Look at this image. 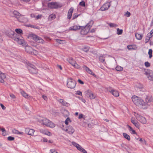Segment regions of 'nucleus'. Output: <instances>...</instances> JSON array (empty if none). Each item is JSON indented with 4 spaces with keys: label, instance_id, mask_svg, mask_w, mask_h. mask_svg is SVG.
<instances>
[{
    "label": "nucleus",
    "instance_id": "f257e3e1",
    "mask_svg": "<svg viewBox=\"0 0 153 153\" xmlns=\"http://www.w3.org/2000/svg\"><path fill=\"white\" fill-rule=\"evenodd\" d=\"M132 100L133 102L137 105L142 108H145L143 106L149 105V103L153 102V98L151 96H147L145 99V102L141 98L136 96L132 97Z\"/></svg>",
    "mask_w": 153,
    "mask_h": 153
},
{
    "label": "nucleus",
    "instance_id": "f03ea898",
    "mask_svg": "<svg viewBox=\"0 0 153 153\" xmlns=\"http://www.w3.org/2000/svg\"><path fill=\"white\" fill-rule=\"evenodd\" d=\"M39 121L43 125H45L51 128H53L55 126V125L54 123L45 118H41L39 119Z\"/></svg>",
    "mask_w": 153,
    "mask_h": 153
},
{
    "label": "nucleus",
    "instance_id": "7ed1b4c3",
    "mask_svg": "<svg viewBox=\"0 0 153 153\" xmlns=\"http://www.w3.org/2000/svg\"><path fill=\"white\" fill-rule=\"evenodd\" d=\"M76 85V81L71 78H68L67 84V87L71 89L74 88Z\"/></svg>",
    "mask_w": 153,
    "mask_h": 153
},
{
    "label": "nucleus",
    "instance_id": "20e7f679",
    "mask_svg": "<svg viewBox=\"0 0 153 153\" xmlns=\"http://www.w3.org/2000/svg\"><path fill=\"white\" fill-rule=\"evenodd\" d=\"M31 38L34 40L36 42L40 43H45L44 41L40 37L35 34H32L30 36Z\"/></svg>",
    "mask_w": 153,
    "mask_h": 153
},
{
    "label": "nucleus",
    "instance_id": "39448f33",
    "mask_svg": "<svg viewBox=\"0 0 153 153\" xmlns=\"http://www.w3.org/2000/svg\"><path fill=\"white\" fill-rule=\"evenodd\" d=\"M28 69L29 72L32 74H36L37 73V70L36 67L33 65L30 64Z\"/></svg>",
    "mask_w": 153,
    "mask_h": 153
},
{
    "label": "nucleus",
    "instance_id": "423d86ee",
    "mask_svg": "<svg viewBox=\"0 0 153 153\" xmlns=\"http://www.w3.org/2000/svg\"><path fill=\"white\" fill-rule=\"evenodd\" d=\"M135 116L137 119L143 124H146V118L138 114H136Z\"/></svg>",
    "mask_w": 153,
    "mask_h": 153
},
{
    "label": "nucleus",
    "instance_id": "0eeeda50",
    "mask_svg": "<svg viewBox=\"0 0 153 153\" xmlns=\"http://www.w3.org/2000/svg\"><path fill=\"white\" fill-rule=\"evenodd\" d=\"M72 144L75 146L77 149L83 153H87L86 151L80 145L74 142H72Z\"/></svg>",
    "mask_w": 153,
    "mask_h": 153
},
{
    "label": "nucleus",
    "instance_id": "6e6552de",
    "mask_svg": "<svg viewBox=\"0 0 153 153\" xmlns=\"http://www.w3.org/2000/svg\"><path fill=\"white\" fill-rule=\"evenodd\" d=\"M81 29L80 33L82 35H86L89 32V28H87V27H81Z\"/></svg>",
    "mask_w": 153,
    "mask_h": 153
},
{
    "label": "nucleus",
    "instance_id": "1a4fd4ad",
    "mask_svg": "<svg viewBox=\"0 0 153 153\" xmlns=\"http://www.w3.org/2000/svg\"><path fill=\"white\" fill-rule=\"evenodd\" d=\"M85 93L86 96L91 99H94L96 97V95L94 94L90 90L87 91H85Z\"/></svg>",
    "mask_w": 153,
    "mask_h": 153
},
{
    "label": "nucleus",
    "instance_id": "9d476101",
    "mask_svg": "<svg viewBox=\"0 0 153 153\" xmlns=\"http://www.w3.org/2000/svg\"><path fill=\"white\" fill-rule=\"evenodd\" d=\"M109 91L115 97H118L119 96V93L117 91L114 90L110 87L108 88Z\"/></svg>",
    "mask_w": 153,
    "mask_h": 153
},
{
    "label": "nucleus",
    "instance_id": "9b49d317",
    "mask_svg": "<svg viewBox=\"0 0 153 153\" xmlns=\"http://www.w3.org/2000/svg\"><path fill=\"white\" fill-rule=\"evenodd\" d=\"M111 5L110 3L108 2L104 4L100 8V10L104 11L107 10Z\"/></svg>",
    "mask_w": 153,
    "mask_h": 153
},
{
    "label": "nucleus",
    "instance_id": "f8f14e48",
    "mask_svg": "<svg viewBox=\"0 0 153 153\" xmlns=\"http://www.w3.org/2000/svg\"><path fill=\"white\" fill-rule=\"evenodd\" d=\"M68 62L71 64L72 65L76 68L77 67L78 64L76 63L75 61L71 57H68L67 59Z\"/></svg>",
    "mask_w": 153,
    "mask_h": 153
},
{
    "label": "nucleus",
    "instance_id": "ddd939ff",
    "mask_svg": "<svg viewBox=\"0 0 153 153\" xmlns=\"http://www.w3.org/2000/svg\"><path fill=\"white\" fill-rule=\"evenodd\" d=\"M48 6L51 8H56L59 7L58 4L56 2L48 3Z\"/></svg>",
    "mask_w": 153,
    "mask_h": 153
},
{
    "label": "nucleus",
    "instance_id": "4468645a",
    "mask_svg": "<svg viewBox=\"0 0 153 153\" xmlns=\"http://www.w3.org/2000/svg\"><path fill=\"white\" fill-rule=\"evenodd\" d=\"M25 133L28 135L33 136L35 131L33 129H30L29 128H26L25 129Z\"/></svg>",
    "mask_w": 153,
    "mask_h": 153
},
{
    "label": "nucleus",
    "instance_id": "2eb2a0df",
    "mask_svg": "<svg viewBox=\"0 0 153 153\" xmlns=\"http://www.w3.org/2000/svg\"><path fill=\"white\" fill-rule=\"evenodd\" d=\"M65 130L70 134H72L74 131V129L71 126H68Z\"/></svg>",
    "mask_w": 153,
    "mask_h": 153
},
{
    "label": "nucleus",
    "instance_id": "dca6fc26",
    "mask_svg": "<svg viewBox=\"0 0 153 153\" xmlns=\"http://www.w3.org/2000/svg\"><path fill=\"white\" fill-rule=\"evenodd\" d=\"M58 101L64 106L68 107L70 105V104L69 103L66 102L63 99H60L58 100Z\"/></svg>",
    "mask_w": 153,
    "mask_h": 153
},
{
    "label": "nucleus",
    "instance_id": "f3484780",
    "mask_svg": "<svg viewBox=\"0 0 153 153\" xmlns=\"http://www.w3.org/2000/svg\"><path fill=\"white\" fill-rule=\"evenodd\" d=\"M6 35L10 37H12L14 36L15 33L14 31L11 30H9L7 31Z\"/></svg>",
    "mask_w": 153,
    "mask_h": 153
},
{
    "label": "nucleus",
    "instance_id": "a211bd4d",
    "mask_svg": "<svg viewBox=\"0 0 153 153\" xmlns=\"http://www.w3.org/2000/svg\"><path fill=\"white\" fill-rule=\"evenodd\" d=\"M6 78L5 74L0 71V82L3 83L4 82V79Z\"/></svg>",
    "mask_w": 153,
    "mask_h": 153
},
{
    "label": "nucleus",
    "instance_id": "6ab92c4d",
    "mask_svg": "<svg viewBox=\"0 0 153 153\" xmlns=\"http://www.w3.org/2000/svg\"><path fill=\"white\" fill-rule=\"evenodd\" d=\"M14 40L19 45H22L24 42V39L22 38H16L14 39Z\"/></svg>",
    "mask_w": 153,
    "mask_h": 153
},
{
    "label": "nucleus",
    "instance_id": "aec40b11",
    "mask_svg": "<svg viewBox=\"0 0 153 153\" xmlns=\"http://www.w3.org/2000/svg\"><path fill=\"white\" fill-rule=\"evenodd\" d=\"M20 93L21 95L25 98L29 99L31 98V97L27 94V93L23 91H21Z\"/></svg>",
    "mask_w": 153,
    "mask_h": 153
},
{
    "label": "nucleus",
    "instance_id": "412c9836",
    "mask_svg": "<svg viewBox=\"0 0 153 153\" xmlns=\"http://www.w3.org/2000/svg\"><path fill=\"white\" fill-rule=\"evenodd\" d=\"M131 122L137 128L139 129L140 124L137 121L135 120L134 118L131 119Z\"/></svg>",
    "mask_w": 153,
    "mask_h": 153
},
{
    "label": "nucleus",
    "instance_id": "4be33fe9",
    "mask_svg": "<svg viewBox=\"0 0 153 153\" xmlns=\"http://www.w3.org/2000/svg\"><path fill=\"white\" fill-rule=\"evenodd\" d=\"M85 69V71H87V73H89V74H91L93 76H96V75L88 67H87V66H85L83 67Z\"/></svg>",
    "mask_w": 153,
    "mask_h": 153
},
{
    "label": "nucleus",
    "instance_id": "5701e85b",
    "mask_svg": "<svg viewBox=\"0 0 153 153\" xmlns=\"http://www.w3.org/2000/svg\"><path fill=\"white\" fill-rule=\"evenodd\" d=\"M19 21L22 22H26L28 21L27 19L23 16H20L18 19Z\"/></svg>",
    "mask_w": 153,
    "mask_h": 153
},
{
    "label": "nucleus",
    "instance_id": "b1692460",
    "mask_svg": "<svg viewBox=\"0 0 153 153\" xmlns=\"http://www.w3.org/2000/svg\"><path fill=\"white\" fill-rule=\"evenodd\" d=\"M74 9L72 7L70 8L68 13V19H71L73 11Z\"/></svg>",
    "mask_w": 153,
    "mask_h": 153
},
{
    "label": "nucleus",
    "instance_id": "393cba45",
    "mask_svg": "<svg viewBox=\"0 0 153 153\" xmlns=\"http://www.w3.org/2000/svg\"><path fill=\"white\" fill-rule=\"evenodd\" d=\"M81 27L79 26L75 25L74 26L71 27L69 29L70 30H73L76 31V30H79L81 29Z\"/></svg>",
    "mask_w": 153,
    "mask_h": 153
},
{
    "label": "nucleus",
    "instance_id": "a878e982",
    "mask_svg": "<svg viewBox=\"0 0 153 153\" xmlns=\"http://www.w3.org/2000/svg\"><path fill=\"white\" fill-rule=\"evenodd\" d=\"M33 49L30 46H27L25 48V51L29 53H32Z\"/></svg>",
    "mask_w": 153,
    "mask_h": 153
},
{
    "label": "nucleus",
    "instance_id": "bb28decb",
    "mask_svg": "<svg viewBox=\"0 0 153 153\" xmlns=\"http://www.w3.org/2000/svg\"><path fill=\"white\" fill-rule=\"evenodd\" d=\"M105 55H101L100 56H99V60L100 61L102 62L103 63H105V59L104 58L105 57Z\"/></svg>",
    "mask_w": 153,
    "mask_h": 153
},
{
    "label": "nucleus",
    "instance_id": "cd10ccee",
    "mask_svg": "<svg viewBox=\"0 0 153 153\" xmlns=\"http://www.w3.org/2000/svg\"><path fill=\"white\" fill-rule=\"evenodd\" d=\"M128 128V130L131 133L134 134H136L137 133L129 125L127 126Z\"/></svg>",
    "mask_w": 153,
    "mask_h": 153
},
{
    "label": "nucleus",
    "instance_id": "c85d7f7f",
    "mask_svg": "<svg viewBox=\"0 0 153 153\" xmlns=\"http://www.w3.org/2000/svg\"><path fill=\"white\" fill-rule=\"evenodd\" d=\"M94 23V22L93 20H91L88 23V24L86 25L85 27H87V28H89V30L90 29L91 27H92V25H93Z\"/></svg>",
    "mask_w": 153,
    "mask_h": 153
},
{
    "label": "nucleus",
    "instance_id": "c756f323",
    "mask_svg": "<svg viewBox=\"0 0 153 153\" xmlns=\"http://www.w3.org/2000/svg\"><path fill=\"white\" fill-rule=\"evenodd\" d=\"M12 132L13 134H23V132H20L18 130H17L16 129H13L12 130Z\"/></svg>",
    "mask_w": 153,
    "mask_h": 153
},
{
    "label": "nucleus",
    "instance_id": "7c9ffc66",
    "mask_svg": "<svg viewBox=\"0 0 153 153\" xmlns=\"http://www.w3.org/2000/svg\"><path fill=\"white\" fill-rule=\"evenodd\" d=\"M149 79L153 81V73L152 71L150 72V74L147 76Z\"/></svg>",
    "mask_w": 153,
    "mask_h": 153
},
{
    "label": "nucleus",
    "instance_id": "2f4dec72",
    "mask_svg": "<svg viewBox=\"0 0 153 153\" xmlns=\"http://www.w3.org/2000/svg\"><path fill=\"white\" fill-rule=\"evenodd\" d=\"M135 36L137 39L141 40L142 39L143 35L140 34L136 33L135 34Z\"/></svg>",
    "mask_w": 153,
    "mask_h": 153
},
{
    "label": "nucleus",
    "instance_id": "473e14b6",
    "mask_svg": "<svg viewBox=\"0 0 153 153\" xmlns=\"http://www.w3.org/2000/svg\"><path fill=\"white\" fill-rule=\"evenodd\" d=\"M56 17L55 15L54 14H52L49 15L48 17V19L50 20H52L54 19Z\"/></svg>",
    "mask_w": 153,
    "mask_h": 153
},
{
    "label": "nucleus",
    "instance_id": "72a5a7b5",
    "mask_svg": "<svg viewBox=\"0 0 153 153\" xmlns=\"http://www.w3.org/2000/svg\"><path fill=\"white\" fill-rule=\"evenodd\" d=\"M63 114L64 116L65 117L68 116L69 114V112L66 110H64L63 111Z\"/></svg>",
    "mask_w": 153,
    "mask_h": 153
},
{
    "label": "nucleus",
    "instance_id": "f704fd0d",
    "mask_svg": "<svg viewBox=\"0 0 153 153\" xmlns=\"http://www.w3.org/2000/svg\"><path fill=\"white\" fill-rule=\"evenodd\" d=\"M123 135L124 137L127 139L128 140H130V137L129 135L125 133H123Z\"/></svg>",
    "mask_w": 153,
    "mask_h": 153
},
{
    "label": "nucleus",
    "instance_id": "c9c22d12",
    "mask_svg": "<svg viewBox=\"0 0 153 153\" xmlns=\"http://www.w3.org/2000/svg\"><path fill=\"white\" fill-rule=\"evenodd\" d=\"M136 86L137 88H138L140 89L143 88V85L140 83H137L136 85Z\"/></svg>",
    "mask_w": 153,
    "mask_h": 153
},
{
    "label": "nucleus",
    "instance_id": "e433bc0d",
    "mask_svg": "<svg viewBox=\"0 0 153 153\" xmlns=\"http://www.w3.org/2000/svg\"><path fill=\"white\" fill-rule=\"evenodd\" d=\"M152 50L151 49H150L149 50L148 53L149 55V58H151L152 57Z\"/></svg>",
    "mask_w": 153,
    "mask_h": 153
},
{
    "label": "nucleus",
    "instance_id": "4c0bfd02",
    "mask_svg": "<svg viewBox=\"0 0 153 153\" xmlns=\"http://www.w3.org/2000/svg\"><path fill=\"white\" fill-rule=\"evenodd\" d=\"M15 31L16 33L19 34H21L22 33V30L20 29H16Z\"/></svg>",
    "mask_w": 153,
    "mask_h": 153
},
{
    "label": "nucleus",
    "instance_id": "58836bf2",
    "mask_svg": "<svg viewBox=\"0 0 153 153\" xmlns=\"http://www.w3.org/2000/svg\"><path fill=\"white\" fill-rule=\"evenodd\" d=\"M116 69L118 71H121L123 70V68L120 66H117L116 67Z\"/></svg>",
    "mask_w": 153,
    "mask_h": 153
},
{
    "label": "nucleus",
    "instance_id": "ea45409f",
    "mask_svg": "<svg viewBox=\"0 0 153 153\" xmlns=\"http://www.w3.org/2000/svg\"><path fill=\"white\" fill-rule=\"evenodd\" d=\"M123 30H120L119 28H117V33L118 35H120L122 34Z\"/></svg>",
    "mask_w": 153,
    "mask_h": 153
},
{
    "label": "nucleus",
    "instance_id": "a19ab883",
    "mask_svg": "<svg viewBox=\"0 0 153 153\" xmlns=\"http://www.w3.org/2000/svg\"><path fill=\"white\" fill-rule=\"evenodd\" d=\"M30 54L32 55H36L38 54V52L37 51L33 49V51H32V53H30Z\"/></svg>",
    "mask_w": 153,
    "mask_h": 153
},
{
    "label": "nucleus",
    "instance_id": "79ce46f5",
    "mask_svg": "<svg viewBox=\"0 0 153 153\" xmlns=\"http://www.w3.org/2000/svg\"><path fill=\"white\" fill-rule=\"evenodd\" d=\"M109 25L111 27H116L117 26V25L114 23H110Z\"/></svg>",
    "mask_w": 153,
    "mask_h": 153
},
{
    "label": "nucleus",
    "instance_id": "37998d69",
    "mask_svg": "<svg viewBox=\"0 0 153 153\" xmlns=\"http://www.w3.org/2000/svg\"><path fill=\"white\" fill-rule=\"evenodd\" d=\"M71 121L69 117H68L65 120V123L66 125H68V122Z\"/></svg>",
    "mask_w": 153,
    "mask_h": 153
},
{
    "label": "nucleus",
    "instance_id": "c03bdc74",
    "mask_svg": "<svg viewBox=\"0 0 153 153\" xmlns=\"http://www.w3.org/2000/svg\"><path fill=\"white\" fill-rule=\"evenodd\" d=\"M145 65L146 67H148L150 66V63L148 62H145Z\"/></svg>",
    "mask_w": 153,
    "mask_h": 153
},
{
    "label": "nucleus",
    "instance_id": "a18cd8bd",
    "mask_svg": "<svg viewBox=\"0 0 153 153\" xmlns=\"http://www.w3.org/2000/svg\"><path fill=\"white\" fill-rule=\"evenodd\" d=\"M7 140L9 141H12L14 140V138L11 136H9L7 137Z\"/></svg>",
    "mask_w": 153,
    "mask_h": 153
},
{
    "label": "nucleus",
    "instance_id": "49530a36",
    "mask_svg": "<svg viewBox=\"0 0 153 153\" xmlns=\"http://www.w3.org/2000/svg\"><path fill=\"white\" fill-rule=\"evenodd\" d=\"M150 39V37H149V36H147H147H146V39L145 40V42L146 43H147L149 40Z\"/></svg>",
    "mask_w": 153,
    "mask_h": 153
},
{
    "label": "nucleus",
    "instance_id": "de8ad7c7",
    "mask_svg": "<svg viewBox=\"0 0 153 153\" xmlns=\"http://www.w3.org/2000/svg\"><path fill=\"white\" fill-rule=\"evenodd\" d=\"M89 48L88 47H86L84 48L83 49V51L85 52H87L89 50Z\"/></svg>",
    "mask_w": 153,
    "mask_h": 153
},
{
    "label": "nucleus",
    "instance_id": "09e8293b",
    "mask_svg": "<svg viewBox=\"0 0 153 153\" xmlns=\"http://www.w3.org/2000/svg\"><path fill=\"white\" fill-rule=\"evenodd\" d=\"M13 13L16 15L18 16H20L21 14L19 13L17 11H15L13 12Z\"/></svg>",
    "mask_w": 153,
    "mask_h": 153
},
{
    "label": "nucleus",
    "instance_id": "8fccbe9b",
    "mask_svg": "<svg viewBox=\"0 0 153 153\" xmlns=\"http://www.w3.org/2000/svg\"><path fill=\"white\" fill-rule=\"evenodd\" d=\"M79 15H77L76 14H74L73 16L72 19H74L77 18L79 16Z\"/></svg>",
    "mask_w": 153,
    "mask_h": 153
},
{
    "label": "nucleus",
    "instance_id": "3c124183",
    "mask_svg": "<svg viewBox=\"0 0 153 153\" xmlns=\"http://www.w3.org/2000/svg\"><path fill=\"white\" fill-rule=\"evenodd\" d=\"M79 4L82 7H85V4L84 1H82L80 2L79 3Z\"/></svg>",
    "mask_w": 153,
    "mask_h": 153
},
{
    "label": "nucleus",
    "instance_id": "603ef678",
    "mask_svg": "<svg viewBox=\"0 0 153 153\" xmlns=\"http://www.w3.org/2000/svg\"><path fill=\"white\" fill-rule=\"evenodd\" d=\"M46 130L43 129H41L39 130L40 132L44 134H45V132H46Z\"/></svg>",
    "mask_w": 153,
    "mask_h": 153
},
{
    "label": "nucleus",
    "instance_id": "864d4df0",
    "mask_svg": "<svg viewBox=\"0 0 153 153\" xmlns=\"http://www.w3.org/2000/svg\"><path fill=\"white\" fill-rule=\"evenodd\" d=\"M45 134L47 135L48 136H50L52 134L49 131H46Z\"/></svg>",
    "mask_w": 153,
    "mask_h": 153
},
{
    "label": "nucleus",
    "instance_id": "5fc2aeb1",
    "mask_svg": "<svg viewBox=\"0 0 153 153\" xmlns=\"http://www.w3.org/2000/svg\"><path fill=\"white\" fill-rule=\"evenodd\" d=\"M127 48L129 50H131L132 49H133V46L132 45H128L127 46Z\"/></svg>",
    "mask_w": 153,
    "mask_h": 153
},
{
    "label": "nucleus",
    "instance_id": "6e6d98bb",
    "mask_svg": "<svg viewBox=\"0 0 153 153\" xmlns=\"http://www.w3.org/2000/svg\"><path fill=\"white\" fill-rule=\"evenodd\" d=\"M76 94L82 96V92L79 91H77L76 92Z\"/></svg>",
    "mask_w": 153,
    "mask_h": 153
},
{
    "label": "nucleus",
    "instance_id": "4d7b16f0",
    "mask_svg": "<svg viewBox=\"0 0 153 153\" xmlns=\"http://www.w3.org/2000/svg\"><path fill=\"white\" fill-rule=\"evenodd\" d=\"M131 15L130 13L128 11H127L126 15V16H127L128 17H129Z\"/></svg>",
    "mask_w": 153,
    "mask_h": 153
},
{
    "label": "nucleus",
    "instance_id": "13d9d810",
    "mask_svg": "<svg viewBox=\"0 0 153 153\" xmlns=\"http://www.w3.org/2000/svg\"><path fill=\"white\" fill-rule=\"evenodd\" d=\"M151 71H146L145 73V74L147 75V76H148L149 75V74H150V72H151Z\"/></svg>",
    "mask_w": 153,
    "mask_h": 153
},
{
    "label": "nucleus",
    "instance_id": "bf43d9fd",
    "mask_svg": "<svg viewBox=\"0 0 153 153\" xmlns=\"http://www.w3.org/2000/svg\"><path fill=\"white\" fill-rule=\"evenodd\" d=\"M10 96L13 99H15L16 98L15 96L13 94H10Z\"/></svg>",
    "mask_w": 153,
    "mask_h": 153
},
{
    "label": "nucleus",
    "instance_id": "052dcab7",
    "mask_svg": "<svg viewBox=\"0 0 153 153\" xmlns=\"http://www.w3.org/2000/svg\"><path fill=\"white\" fill-rule=\"evenodd\" d=\"M50 151L51 152V153H58L57 152L53 149H51Z\"/></svg>",
    "mask_w": 153,
    "mask_h": 153
},
{
    "label": "nucleus",
    "instance_id": "680f3d73",
    "mask_svg": "<svg viewBox=\"0 0 153 153\" xmlns=\"http://www.w3.org/2000/svg\"><path fill=\"white\" fill-rule=\"evenodd\" d=\"M42 97L45 100H47L48 98L46 96L43 95Z\"/></svg>",
    "mask_w": 153,
    "mask_h": 153
},
{
    "label": "nucleus",
    "instance_id": "e2e57ef3",
    "mask_svg": "<svg viewBox=\"0 0 153 153\" xmlns=\"http://www.w3.org/2000/svg\"><path fill=\"white\" fill-rule=\"evenodd\" d=\"M56 40L57 42L60 44L62 43V40L59 39H56Z\"/></svg>",
    "mask_w": 153,
    "mask_h": 153
},
{
    "label": "nucleus",
    "instance_id": "0e129e2a",
    "mask_svg": "<svg viewBox=\"0 0 153 153\" xmlns=\"http://www.w3.org/2000/svg\"><path fill=\"white\" fill-rule=\"evenodd\" d=\"M0 105L3 110H5L6 108V107L2 104L1 103Z\"/></svg>",
    "mask_w": 153,
    "mask_h": 153
},
{
    "label": "nucleus",
    "instance_id": "69168bd1",
    "mask_svg": "<svg viewBox=\"0 0 153 153\" xmlns=\"http://www.w3.org/2000/svg\"><path fill=\"white\" fill-rule=\"evenodd\" d=\"M7 134V132L6 131L2 132V135L3 136H4L6 135Z\"/></svg>",
    "mask_w": 153,
    "mask_h": 153
},
{
    "label": "nucleus",
    "instance_id": "338daca9",
    "mask_svg": "<svg viewBox=\"0 0 153 153\" xmlns=\"http://www.w3.org/2000/svg\"><path fill=\"white\" fill-rule=\"evenodd\" d=\"M78 82L81 84H84V82L83 81H82L80 79H79L78 80Z\"/></svg>",
    "mask_w": 153,
    "mask_h": 153
},
{
    "label": "nucleus",
    "instance_id": "774afa93",
    "mask_svg": "<svg viewBox=\"0 0 153 153\" xmlns=\"http://www.w3.org/2000/svg\"><path fill=\"white\" fill-rule=\"evenodd\" d=\"M83 117V115L82 114H80L79 116V119H80Z\"/></svg>",
    "mask_w": 153,
    "mask_h": 153
}]
</instances>
